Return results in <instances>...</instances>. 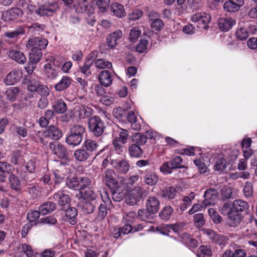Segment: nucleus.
Here are the masks:
<instances>
[{"label":"nucleus","mask_w":257,"mask_h":257,"mask_svg":"<svg viewBox=\"0 0 257 257\" xmlns=\"http://www.w3.org/2000/svg\"><path fill=\"white\" fill-rule=\"evenodd\" d=\"M48 45L47 40L41 37H35L28 40L26 43V47L30 50L29 55L40 54V58L42 57L41 50L45 49Z\"/></svg>","instance_id":"nucleus-1"},{"label":"nucleus","mask_w":257,"mask_h":257,"mask_svg":"<svg viewBox=\"0 0 257 257\" xmlns=\"http://www.w3.org/2000/svg\"><path fill=\"white\" fill-rule=\"evenodd\" d=\"M62 136V131L54 125H50L42 134L40 142L44 145L49 144L50 140H59Z\"/></svg>","instance_id":"nucleus-2"},{"label":"nucleus","mask_w":257,"mask_h":257,"mask_svg":"<svg viewBox=\"0 0 257 257\" xmlns=\"http://www.w3.org/2000/svg\"><path fill=\"white\" fill-rule=\"evenodd\" d=\"M58 8V3L55 1H53L51 2H49L34 10L30 9V11H33L35 14L40 16H52Z\"/></svg>","instance_id":"nucleus-3"},{"label":"nucleus","mask_w":257,"mask_h":257,"mask_svg":"<svg viewBox=\"0 0 257 257\" xmlns=\"http://www.w3.org/2000/svg\"><path fill=\"white\" fill-rule=\"evenodd\" d=\"M88 124L89 130L96 137L100 136L105 128L104 122L97 116L91 117L89 120Z\"/></svg>","instance_id":"nucleus-4"},{"label":"nucleus","mask_w":257,"mask_h":257,"mask_svg":"<svg viewBox=\"0 0 257 257\" xmlns=\"http://www.w3.org/2000/svg\"><path fill=\"white\" fill-rule=\"evenodd\" d=\"M110 164L118 173L121 174H126L130 168L128 161L125 159H113Z\"/></svg>","instance_id":"nucleus-5"},{"label":"nucleus","mask_w":257,"mask_h":257,"mask_svg":"<svg viewBox=\"0 0 257 257\" xmlns=\"http://www.w3.org/2000/svg\"><path fill=\"white\" fill-rule=\"evenodd\" d=\"M49 147L53 153L59 158L67 160L68 159V152L64 146L59 142H51L49 143Z\"/></svg>","instance_id":"nucleus-6"},{"label":"nucleus","mask_w":257,"mask_h":257,"mask_svg":"<svg viewBox=\"0 0 257 257\" xmlns=\"http://www.w3.org/2000/svg\"><path fill=\"white\" fill-rule=\"evenodd\" d=\"M144 191L140 186H136L129 192L126 202L131 205H136L142 198Z\"/></svg>","instance_id":"nucleus-7"},{"label":"nucleus","mask_w":257,"mask_h":257,"mask_svg":"<svg viewBox=\"0 0 257 257\" xmlns=\"http://www.w3.org/2000/svg\"><path fill=\"white\" fill-rule=\"evenodd\" d=\"M22 77V72L19 70L14 69L6 75L4 82L7 85H14L20 80Z\"/></svg>","instance_id":"nucleus-8"},{"label":"nucleus","mask_w":257,"mask_h":257,"mask_svg":"<svg viewBox=\"0 0 257 257\" xmlns=\"http://www.w3.org/2000/svg\"><path fill=\"white\" fill-rule=\"evenodd\" d=\"M243 4V0H229L224 3L223 9L226 12L234 13L238 11Z\"/></svg>","instance_id":"nucleus-9"},{"label":"nucleus","mask_w":257,"mask_h":257,"mask_svg":"<svg viewBox=\"0 0 257 257\" xmlns=\"http://www.w3.org/2000/svg\"><path fill=\"white\" fill-rule=\"evenodd\" d=\"M23 12L21 9L13 8L5 12L3 14V18L5 21H10L21 18Z\"/></svg>","instance_id":"nucleus-10"},{"label":"nucleus","mask_w":257,"mask_h":257,"mask_svg":"<svg viewBox=\"0 0 257 257\" xmlns=\"http://www.w3.org/2000/svg\"><path fill=\"white\" fill-rule=\"evenodd\" d=\"M219 29L223 32L229 30L236 23L235 21L231 17H222L218 20Z\"/></svg>","instance_id":"nucleus-11"},{"label":"nucleus","mask_w":257,"mask_h":257,"mask_svg":"<svg viewBox=\"0 0 257 257\" xmlns=\"http://www.w3.org/2000/svg\"><path fill=\"white\" fill-rule=\"evenodd\" d=\"M102 180L109 187L114 188L117 185L115 174L112 170H106L104 172Z\"/></svg>","instance_id":"nucleus-12"},{"label":"nucleus","mask_w":257,"mask_h":257,"mask_svg":"<svg viewBox=\"0 0 257 257\" xmlns=\"http://www.w3.org/2000/svg\"><path fill=\"white\" fill-rule=\"evenodd\" d=\"M122 36V31L120 30H117L110 34L106 38L108 47L111 49L114 48L118 45V41L121 38Z\"/></svg>","instance_id":"nucleus-13"},{"label":"nucleus","mask_w":257,"mask_h":257,"mask_svg":"<svg viewBox=\"0 0 257 257\" xmlns=\"http://www.w3.org/2000/svg\"><path fill=\"white\" fill-rule=\"evenodd\" d=\"M14 170V167L9 163L0 161V182H4L7 175L11 174Z\"/></svg>","instance_id":"nucleus-14"},{"label":"nucleus","mask_w":257,"mask_h":257,"mask_svg":"<svg viewBox=\"0 0 257 257\" xmlns=\"http://www.w3.org/2000/svg\"><path fill=\"white\" fill-rule=\"evenodd\" d=\"M218 194L217 191L214 188L206 190L204 193V200L202 202L204 207L214 203V200L217 197Z\"/></svg>","instance_id":"nucleus-15"},{"label":"nucleus","mask_w":257,"mask_h":257,"mask_svg":"<svg viewBox=\"0 0 257 257\" xmlns=\"http://www.w3.org/2000/svg\"><path fill=\"white\" fill-rule=\"evenodd\" d=\"M9 157L11 163L14 165H23L25 162V153L19 150L12 152Z\"/></svg>","instance_id":"nucleus-16"},{"label":"nucleus","mask_w":257,"mask_h":257,"mask_svg":"<svg viewBox=\"0 0 257 257\" xmlns=\"http://www.w3.org/2000/svg\"><path fill=\"white\" fill-rule=\"evenodd\" d=\"M53 198L61 206L68 204L70 202L69 196L65 193L64 190H59L55 193Z\"/></svg>","instance_id":"nucleus-17"},{"label":"nucleus","mask_w":257,"mask_h":257,"mask_svg":"<svg viewBox=\"0 0 257 257\" xmlns=\"http://www.w3.org/2000/svg\"><path fill=\"white\" fill-rule=\"evenodd\" d=\"M160 203L157 198L150 197L146 202V209L149 212L154 214L157 213L159 209Z\"/></svg>","instance_id":"nucleus-18"},{"label":"nucleus","mask_w":257,"mask_h":257,"mask_svg":"<svg viewBox=\"0 0 257 257\" xmlns=\"http://www.w3.org/2000/svg\"><path fill=\"white\" fill-rule=\"evenodd\" d=\"M7 54L10 58L19 64H24L26 61V56L23 53L20 51L10 49L7 51Z\"/></svg>","instance_id":"nucleus-19"},{"label":"nucleus","mask_w":257,"mask_h":257,"mask_svg":"<svg viewBox=\"0 0 257 257\" xmlns=\"http://www.w3.org/2000/svg\"><path fill=\"white\" fill-rule=\"evenodd\" d=\"M98 77L100 84L105 87H108L112 83V75L107 70L102 71L99 73Z\"/></svg>","instance_id":"nucleus-20"},{"label":"nucleus","mask_w":257,"mask_h":257,"mask_svg":"<svg viewBox=\"0 0 257 257\" xmlns=\"http://www.w3.org/2000/svg\"><path fill=\"white\" fill-rule=\"evenodd\" d=\"M248 208L247 202L240 199L235 200L232 204L231 210L235 212H241Z\"/></svg>","instance_id":"nucleus-21"},{"label":"nucleus","mask_w":257,"mask_h":257,"mask_svg":"<svg viewBox=\"0 0 257 257\" xmlns=\"http://www.w3.org/2000/svg\"><path fill=\"white\" fill-rule=\"evenodd\" d=\"M40 54L36 55L35 56L33 55H29V62L25 67L26 71L29 74L32 75V74L36 68V64L40 60Z\"/></svg>","instance_id":"nucleus-22"},{"label":"nucleus","mask_w":257,"mask_h":257,"mask_svg":"<svg viewBox=\"0 0 257 257\" xmlns=\"http://www.w3.org/2000/svg\"><path fill=\"white\" fill-rule=\"evenodd\" d=\"M110 10L114 16L119 18H123L126 15L123 6L117 2L111 4Z\"/></svg>","instance_id":"nucleus-23"},{"label":"nucleus","mask_w":257,"mask_h":257,"mask_svg":"<svg viewBox=\"0 0 257 257\" xmlns=\"http://www.w3.org/2000/svg\"><path fill=\"white\" fill-rule=\"evenodd\" d=\"M71 78L68 76H63L61 80L55 85L57 91H62L69 87L71 83Z\"/></svg>","instance_id":"nucleus-24"},{"label":"nucleus","mask_w":257,"mask_h":257,"mask_svg":"<svg viewBox=\"0 0 257 257\" xmlns=\"http://www.w3.org/2000/svg\"><path fill=\"white\" fill-rule=\"evenodd\" d=\"M77 215V210L74 207H70L65 211L66 220L72 225L76 224L77 222L76 218Z\"/></svg>","instance_id":"nucleus-25"},{"label":"nucleus","mask_w":257,"mask_h":257,"mask_svg":"<svg viewBox=\"0 0 257 257\" xmlns=\"http://www.w3.org/2000/svg\"><path fill=\"white\" fill-rule=\"evenodd\" d=\"M236 213L231 210L227 212L228 223L230 226L232 227L237 226L240 222L241 215Z\"/></svg>","instance_id":"nucleus-26"},{"label":"nucleus","mask_w":257,"mask_h":257,"mask_svg":"<svg viewBox=\"0 0 257 257\" xmlns=\"http://www.w3.org/2000/svg\"><path fill=\"white\" fill-rule=\"evenodd\" d=\"M127 119L128 121L131 123V127L136 131L141 129V125L140 122H138L137 117L133 111H130L127 113Z\"/></svg>","instance_id":"nucleus-27"},{"label":"nucleus","mask_w":257,"mask_h":257,"mask_svg":"<svg viewBox=\"0 0 257 257\" xmlns=\"http://www.w3.org/2000/svg\"><path fill=\"white\" fill-rule=\"evenodd\" d=\"M158 181V176L155 172H147L144 176V181L148 185L153 186Z\"/></svg>","instance_id":"nucleus-28"},{"label":"nucleus","mask_w":257,"mask_h":257,"mask_svg":"<svg viewBox=\"0 0 257 257\" xmlns=\"http://www.w3.org/2000/svg\"><path fill=\"white\" fill-rule=\"evenodd\" d=\"M78 206L84 213L86 214L92 213L95 208L94 205L92 203L84 200H81L78 203Z\"/></svg>","instance_id":"nucleus-29"},{"label":"nucleus","mask_w":257,"mask_h":257,"mask_svg":"<svg viewBox=\"0 0 257 257\" xmlns=\"http://www.w3.org/2000/svg\"><path fill=\"white\" fill-rule=\"evenodd\" d=\"M90 155L89 152L84 148L76 150L74 154L75 159L80 162L86 161Z\"/></svg>","instance_id":"nucleus-30"},{"label":"nucleus","mask_w":257,"mask_h":257,"mask_svg":"<svg viewBox=\"0 0 257 257\" xmlns=\"http://www.w3.org/2000/svg\"><path fill=\"white\" fill-rule=\"evenodd\" d=\"M56 208V204L52 202H47L39 207V210L42 215H46L54 211Z\"/></svg>","instance_id":"nucleus-31"},{"label":"nucleus","mask_w":257,"mask_h":257,"mask_svg":"<svg viewBox=\"0 0 257 257\" xmlns=\"http://www.w3.org/2000/svg\"><path fill=\"white\" fill-rule=\"evenodd\" d=\"M67 105L62 99H59L55 102L53 105L54 111L57 113H63L67 110Z\"/></svg>","instance_id":"nucleus-32"},{"label":"nucleus","mask_w":257,"mask_h":257,"mask_svg":"<svg viewBox=\"0 0 257 257\" xmlns=\"http://www.w3.org/2000/svg\"><path fill=\"white\" fill-rule=\"evenodd\" d=\"M80 194L82 198V200H94L98 195V192L94 191L91 188H88L85 191L81 192Z\"/></svg>","instance_id":"nucleus-33"},{"label":"nucleus","mask_w":257,"mask_h":257,"mask_svg":"<svg viewBox=\"0 0 257 257\" xmlns=\"http://www.w3.org/2000/svg\"><path fill=\"white\" fill-rule=\"evenodd\" d=\"M41 84V83L34 78L32 75H30L29 76L27 89L30 92H35Z\"/></svg>","instance_id":"nucleus-34"},{"label":"nucleus","mask_w":257,"mask_h":257,"mask_svg":"<svg viewBox=\"0 0 257 257\" xmlns=\"http://www.w3.org/2000/svg\"><path fill=\"white\" fill-rule=\"evenodd\" d=\"M82 136H79L77 135H74L72 134H69L66 139V142L70 146H77L79 145L82 140Z\"/></svg>","instance_id":"nucleus-35"},{"label":"nucleus","mask_w":257,"mask_h":257,"mask_svg":"<svg viewBox=\"0 0 257 257\" xmlns=\"http://www.w3.org/2000/svg\"><path fill=\"white\" fill-rule=\"evenodd\" d=\"M128 152L131 157L136 158L140 157L143 153L140 147L135 144L129 146Z\"/></svg>","instance_id":"nucleus-36"},{"label":"nucleus","mask_w":257,"mask_h":257,"mask_svg":"<svg viewBox=\"0 0 257 257\" xmlns=\"http://www.w3.org/2000/svg\"><path fill=\"white\" fill-rule=\"evenodd\" d=\"M44 71L46 76L49 78H55L58 76V71L52 68V65L48 63L44 66Z\"/></svg>","instance_id":"nucleus-37"},{"label":"nucleus","mask_w":257,"mask_h":257,"mask_svg":"<svg viewBox=\"0 0 257 257\" xmlns=\"http://www.w3.org/2000/svg\"><path fill=\"white\" fill-rule=\"evenodd\" d=\"M25 34V30L22 27H19L12 31L7 32L5 33V36L10 39H16L20 35Z\"/></svg>","instance_id":"nucleus-38"},{"label":"nucleus","mask_w":257,"mask_h":257,"mask_svg":"<svg viewBox=\"0 0 257 257\" xmlns=\"http://www.w3.org/2000/svg\"><path fill=\"white\" fill-rule=\"evenodd\" d=\"M98 146V145L96 142L91 139L87 140L84 143L85 150L89 152L90 155L96 152Z\"/></svg>","instance_id":"nucleus-39"},{"label":"nucleus","mask_w":257,"mask_h":257,"mask_svg":"<svg viewBox=\"0 0 257 257\" xmlns=\"http://www.w3.org/2000/svg\"><path fill=\"white\" fill-rule=\"evenodd\" d=\"M195 197V194L194 192H191L188 195L184 196L183 198V204L180 206L181 210L184 211L190 206Z\"/></svg>","instance_id":"nucleus-40"},{"label":"nucleus","mask_w":257,"mask_h":257,"mask_svg":"<svg viewBox=\"0 0 257 257\" xmlns=\"http://www.w3.org/2000/svg\"><path fill=\"white\" fill-rule=\"evenodd\" d=\"M176 194V190L173 187H168L162 191L161 196L168 199H173Z\"/></svg>","instance_id":"nucleus-41"},{"label":"nucleus","mask_w":257,"mask_h":257,"mask_svg":"<svg viewBox=\"0 0 257 257\" xmlns=\"http://www.w3.org/2000/svg\"><path fill=\"white\" fill-rule=\"evenodd\" d=\"M173 212V209L171 206H166L160 212L159 215L162 219L167 220L170 218Z\"/></svg>","instance_id":"nucleus-42"},{"label":"nucleus","mask_w":257,"mask_h":257,"mask_svg":"<svg viewBox=\"0 0 257 257\" xmlns=\"http://www.w3.org/2000/svg\"><path fill=\"white\" fill-rule=\"evenodd\" d=\"M19 92V89L16 87L9 88L6 92L7 98L11 101L16 100Z\"/></svg>","instance_id":"nucleus-43"},{"label":"nucleus","mask_w":257,"mask_h":257,"mask_svg":"<svg viewBox=\"0 0 257 257\" xmlns=\"http://www.w3.org/2000/svg\"><path fill=\"white\" fill-rule=\"evenodd\" d=\"M147 140V136L139 133L135 134L132 137V141L139 146L144 145Z\"/></svg>","instance_id":"nucleus-44"},{"label":"nucleus","mask_w":257,"mask_h":257,"mask_svg":"<svg viewBox=\"0 0 257 257\" xmlns=\"http://www.w3.org/2000/svg\"><path fill=\"white\" fill-rule=\"evenodd\" d=\"M201 18L198 22V27L206 29L207 25L211 20V16L206 13L202 14Z\"/></svg>","instance_id":"nucleus-45"},{"label":"nucleus","mask_w":257,"mask_h":257,"mask_svg":"<svg viewBox=\"0 0 257 257\" xmlns=\"http://www.w3.org/2000/svg\"><path fill=\"white\" fill-rule=\"evenodd\" d=\"M87 108L84 105H78L75 107V113L77 114L80 118H84L89 116V113L87 112Z\"/></svg>","instance_id":"nucleus-46"},{"label":"nucleus","mask_w":257,"mask_h":257,"mask_svg":"<svg viewBox=\"0 0 257 257\" xmlns=\"http://www.w3.org/2000/svg\"><path fill=\"white\" fill-rule=\"evenodd\" d=\"M93 3L101 12H104L109 7L110 0H94Z\"/></svg>","instance_id":"nucleus-47"},{"label":"nucleus","mask_w":257,"mask_h":257,"mask_svg":"<svg viewBox=\"0 0 257 257\" xmlns=\"http://www.w3.org/2000/svg\"><path fill=\"white\" fill-rule=\"evenodd\" d=\"M212 251L209 246L201 245L197 250L198 257H205V256H211Z\"/></svg>","instance_id":"nucleus-48"},{"label":"nucleus","mask_w":257,"mask_h":257,"mask_svg":"<svg viewBox=\"0 0 257 257\" xmlns=\"http://www.w3.org/2000/svg\"><path fill=\"white\" fill-rule=\"evenodd\" d=\"M152 213L149 212L147 209H141L138 210L137 218L143 221H147L152 218Z\"/></svg>","instance_id":"nucleus-49"},{"label":"nucleus","mask_w":257,"mask_h":257,"mask_svg":"<svg viewBox=\"0 0 257 257\" xmlns=\"http://www.w3.org/2000/svg\"><path fill=\"white\" fill-rule=\"evenodd\" d=\"M85 132L84 127L80 124H74L72 125L70 130V133L74 135L82 136Z\"/></svg>","instance_id":"nucleus-50"},{"label":"nucleus","mask_w":257,"mask_h":257,"mask_svg":"<svg viewBox=\"0 0 257 257\" xmlns=\"http://www.w3.org/2000/svg\"><path fill=\"white\" fill-rule=\"evenodd\" d=\"M9 179L12 189L15 190L20 189V182L17 176L12 174L10 175Z\"/></svg>","instance_id":"nucleus-51"},{"label":"nucleus","mask_w":257,"mask_h":257,"mask_svg":"<svg viewBox=\"0 0 257 257\" xmlns=\"http://www.w3.org/2000/svg\"><path fill=\"white\" fill-rule=\"evenodd\" d=\"M95 66L98 69H109L111 68L112 64L109 61H106L104 59H99L95 61Z\"/></svg>","instance_id":"nucleus-52"},{"label":"nucleus","mask_w":257,"mask_h":257,"mask_svg":"<svg viewBox=\"0 0 257 257\" xmlns=\"http://www.w3.org/2000/svg\"><path fill=\"white\" fill-rule=\"evenodd\" d=\"M208 212L215 223L218 224L222 221V217L218 214L217 212L214 209L209 208L208 210Z\"/></svg>","instance_id":"nucleus-53"},{"label":"nucleus","mask_w":257,"mask_h":257,"mask_svg":"<svg viewBox=\"0 0 257 257\" xmlns=\"http://www.w3.org/2000/svg\"><path fill=\"white\" fill-rule=\"evenodd\" d=\"M92 61L91 60H86L84 65L80 67L81 72L86 76H88L91 74L90 68L92 65Z\"/></svg>","instance_id":"nucleus-54"},{"label":"nucleus","mask_w":257,"mask_h":257,"mask_svg":"<svg viewBox=\"0 0 257 257\" xmlns=\"http://www.w3.org/2000/svg\"><path fill=\"white\" fill-rule=\"evenodd\" d=\"M171 167L174 169L184 168V166L182 165L183 159L179 156H175L172 158L170 160Z\"/></svg>","instance_id":"nucleus-55"},{"label":"nucleus","mask_w":257,"mask_h":257,"mask_svg":"<svg viewBox=\"0 0 257 257\" xmlns=\"http://www.w3.org/2000/svg\"><path fill=\"white\" fill-rule=\"evenodd\" d=\"M91 184V180L87 178H79V190L80 193L82 192L84 189Z\"/></svg>","instance_id":"nucleus-56"},{"label":"nucleus","mask_w":257,"mask_h":257,"mask_svg":"<svg viewBox=\"0 0 257 257\" xmlns=\"http://www.w3.org/2000/svg\"><path fill=\"white\" fill-rule=\"evenodd\" d=\"M236 36L241 40H245L249 36L248 31L245 27L240 28L236 31Z\"/></svg>","instance_id":"nucleus-57"},{"label":"nucleus","mask_w":257,"mask_h":257,"mask_svg":"<svg viewBox=\"0 0 257 257\" xmlns=\"http://www.w3.org/2000/svg\"><path fill=\"white\" fill-rule=\"evenodd\" d=\"M67 186L74 190L79 189V178H71L68 179L66 182Z\"/></svg>","instance_id":"nucleus-58"},{"label":"nucleus","mask_w":257,"mask_h":257,"mask_svg":"<svg viewBox=\"0 0 257 257\" xmlns=\"http://www.w3.org/2000/svg\"><path fill=\"white\" fill-rule=\"evenodd\" d=\"M193 220L195 226L198 228L202 226L205 223L204 215L202 213H197L194 215Z\"/></svg>","instance_id":"nucleus-59"},{"label":"nucleus","mask_w":257,"mask_h":257,"mask_svg":"<svg viewBox=\"0 0 257 257\" xmlns=\"http://www.w3.org/2000/svg\"><path fill=\"white\" fill-rule=\"evenodd\" d=\"M141 31L138 28H133L130 33L129 38L132 42H135L141 36Z\"/></svg>","instance_id":"nucleus-60"},{"label":"nucleus","mask_w":257,"mask_h":257,"mask_svg":"<svg viewBox=\"0 0 257 257\" xmlns=\"http://www.w3.org/2000/svg\"><path fill=\"white\" fill-rule=\"evenodd\" d=\"M172 164H171V162H166L162 165V166L160 167V171L163 173L164 174H169L172 173V170H173V168L171 167Z\"/></svg>","instance_id":"nucleus-61"},{"label":"nucleus","mask_w":257,"mask_h":257,"mask_svg":"<svg viewBox=\"0 0 257 257\" xmlns=\"http://www.w3.org/2000/svg\"><path fill=\"white\" fill-rule=\"evenodd\" d=\"M35 92H37L41 96L45 97L48 96L50 93L48 87L46 85H44L42 83L40 84V85L39 86L38 88Z\"/></svg>","instance_id":"nucleus-62"},{"label":"nucleus","mask_w":257,"mask_h":257,"mask_svg":"<svg viewBox=\"0 0 257 257\" xmlns=\"http://www.w3.org/2000/svg\"><path fill=\"white\" fill-rule=\"evenodd\" d=\"M107 208L106 205L103 204H101L98 208V212L97 216V219H104L107 214Z\"/></svg>","instance_id":"nucleus-63"},{"label":"nucleus","mask_w":257,"mask_h":257,"mask_svg":"<svg viewBox=\"0 0 257 257\" xmlns=\"http://www.w3.org/2000/svg\"><path fill=\"white\" fill-rule=\"evenodd\" d=\"M22 251L25 253L27 257H35V252L31 246L26 243L22 244Z\"/></svg>","instance_id":"nucleus-64"}]
</instances>
